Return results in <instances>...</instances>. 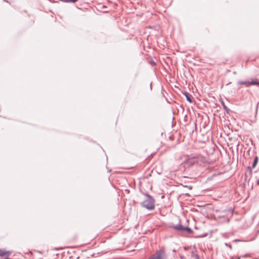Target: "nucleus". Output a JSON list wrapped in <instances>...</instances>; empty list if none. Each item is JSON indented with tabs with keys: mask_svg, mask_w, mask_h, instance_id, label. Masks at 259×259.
Wrapping results in <instances>:
<instances>
[{
	"mask_svg": "<svg viewBox=\"0 0 259 259\" xmlns=\"http://www.w3.org/2000/svg\"><path fill=\"white\" fill-rule=\"evenodd\" d=\"M186 227H184L182 225L180 224L178 225H176L173 227V228L177 231L183 232L185 231V228Z\"/></svg>",
	"mask_w": 259,
	"mask_h": 259,
	"instance_id": "obj_4",
	"label": "nucleus"
},
{
	"mask_svg": "<svg viewBox=\"0 0 259 259\" xmlns=\"http://www.w3.org/2000/svg\"><path fill=\"white\" fill-rule=\"evenodd\" d=\"M237 259H240V257H239Z\"/></svg>",
	"mask_w": 259,
	"mask_h": 259,
	"instance_id": "obj_12",
	"label": "nucleus"
},
{
	"mask_svg": "<svg viewBox=\"0 0 259 259\" xmlns=\"http://www.w3.org/2000/svg\"><path fill=\"white\" fill-rule=\"evenodd\" d=\"M193 256L194 259H199V256L197 254H194Z\"/></svg>",
	"mask_w": 259,
	"mask_h": 259,
	"instance_id": "obj_9",
	"label": "nucleus"
},
{
	"mask_svg": "<svg viewBox=\"0 0 259 259\" xmlns=\"http://www.w3.org/2000/svg\"><path fill=\"white\" fill-rule=\"evenodd\" d=\"M205 161V158L201 156H197L193 157L192 158L189 159V162L193 164L195 163L198 164H201V163H203Z\"/></svg>",
	"mask_w": 259,
	"mask_h": 259,
	"instance_id": "obj_2",
	"label": "nucleus"
},
{
	"mask_svg": "<svg viewBox=\"0 0 259 259\" xmlns=\"http://www.w3.org/2000/svg\"><path fill=\"white\" fill-rule=\"evenodd\" d=\"M237 83L238 85L243 84V85H245L247 87L250 85H256L259 86V81H257V79L252 80L250 81H239Z\"/></svg>",
	"mask_w": 259,
	"mask_h": 259,
	"instance_id": "obj_3",
	"label": "nucleus"
},
{
	"mask_svg": "<svg viewBox=\"0 0 259 259\" xmlns=\"http://www.w3.org/2000/svg\"><path fill=\"white\" fill-rule=\"evenodd\" d=\"M257 185H259V180L257 181Z\"/></svg>",
	"mask_w": 259,
	"mask_h": 259,
	"instance_id": "obj_10",
	"label": "nucleus"
},
{
	"mask_svg": "<svg viewBox=\"0 0 259 259\" xmlns=\"http://www.w3.org/2000/svg\"><path fill=\"white\" fill-rule=\"evenodd\" d=\"M155 64H156L155 62H153V65H155Z\"/></svg>",
	"mask_w": 259,
	"mask_h": 259,
	"instance_id": "obj_11",
	"label": "nucleus"
},
{
	"mask_svg": "<svg viewBox=\"0 0 259 259\" xmlns=\"http://www.w3.org/2000/svg\"><path fill=\"white\" fill-rule=\"evenodd\" d=\"M184 231L187 232V233L189 234H191L193 233V231L191 230V228H190L188 227H185Z\"/></svg>",
	"mask_w": 259,
	"mask_h": 259,
	"instance_id": "obj_7",
	"label": "nucleus"
},
{
	"mask_svg": "<svg viewBox=\"0 0 259 259\" xmlns=\"http://www.w3.org/2000/svg\"><path fill=\"white\" fill-rule=\"evenodd\" d=\"M10 253L11 251L0 249V256L4 257L5 256H9Z\"/></svg>",
	"mask_w": 259,
	"mask_h": 259,
	"instance_id": "obj_6",
	"label": "nucleus"
},
{
	"mask_svg": "<svg viewBox=\"0 0 259 259\" xmlns=\"http://www.w3.org/2000/svg\"><path fill=\"white\" fill-rule=\"evenodd\" d=\"M257 162H258V157L257 156H256V157H255V158L253 160V163H252V167L253 168L255 167Z\"/></svg>",
	"mask_w": 259,
	"mask_h": 259,
	"instance_id": "obj_8",
	"label": "nucleus"
},
{
	"mask_svg": "<svg viewBox=\"0 0 259 259\" xmlns=\"http://www.w3.org/2000/svg\"><path fill=\"white\" fill-rule=\"evenodd\" d=\"M141 205L147 209L153 210L155 208V200L151 196L146 194L145 199L141 202Z\"/></svg>",
	"mask_w": 259,
	"mask_h": 259,
	"instance_id": "obj_1",
	"label": "nucleus"
},
{
	"mask_svg": "<svg viewBox=\"0 0 259 259\" xmlns=\"http://www.w3.org/2000/svg\"><path fill=\"white\" fill-rule=\"evenodd\" d=\"M183 94L185 95V96L187 100L189 102H190V103H192V98H193V97H192V96L191 94H189L187 92H184L183 93Z\"/></svg>",
	"mask_w": 259,
	"mask_h": 259,
	"instance_id": "obj_5",
	"label": "nucleus"
}]
</instances>
